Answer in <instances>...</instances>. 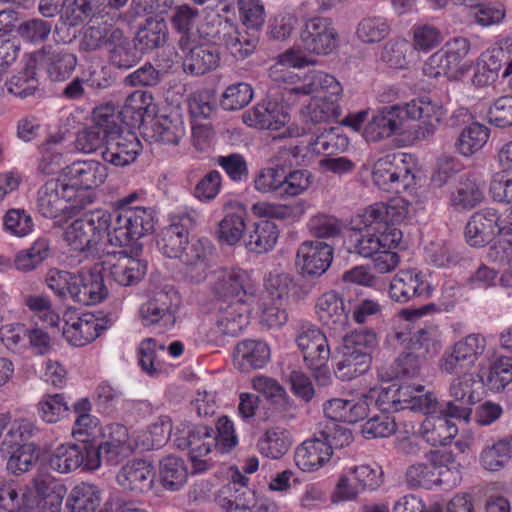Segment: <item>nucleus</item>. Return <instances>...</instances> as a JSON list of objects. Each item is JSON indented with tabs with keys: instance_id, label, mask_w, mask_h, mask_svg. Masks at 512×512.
Instances as JSON below:
<instances>
[{
	"instance_id": "obj_31",
	"label": "nucleus",
	"mask_w": 512,
	"mask_h": 512,
	"mask_svg": "<svg viewBox=\"0 0 512 512\" xmlns=\"http://www.w3.org/2000/svg\"><path fill=\"white\" fill-rule=\"evenodd\" d=\"M450 418L440 407V415L428 416L422 422L420 436L431 446L447 445L458 433L457 426Z\"/></svg>"
},
{
	"instance_id": "obj_38",
	"label": "nucleus",
	"mask_w": 512,
	"mask_h": 512,
	"mask_svg": "<svg viewBox=\"0 0 512 512\" xmlns=\"http://www.w3.org/2000/svg\"><path fill=\"white\" fill-rule=\"evenodd\" d=\"M159 476L165 489L177 491L185 484L188 471L181 458L169 455L160 461Z\"/></svg>"
},
{
	"instance_id": "obj_57",
	"label": "nucleus",
	"mask_w": 512,
	"mask_h": 512,
	"mask_svg": "<svg viewBox=\"0 0 512 512\" xmlns=\"http://www.w3.org/2000/svg\"><path fill=\"white\" fill-rule=\"evenodd\" d=\"M173 232L165 228L162 229L158 246L162 253L171 259H180L189 249L193 241L183 237V234Z\"/></svg>"
},
{
	"instance_id": "obj_13",
	"label": "nucleus",
	"mask_w": 512,
	"mask_h": 512,
	"mask_svg": "<svg viewBox=\"0 0 512 512\" xmlns=\"http://www.w3.org/2000/svg\"><path fill=\"white\" fill-rule=\"evenodd\" d=\"M476 383L475 376L471 373H462L454 378L449 387L450 400L441 405L442 412L450 417L469 421L472 406L478 401L473 389Z\"/></svg>"
},
{
	"instance_id": "obj_45",
	"label": "nucleus",
	"mask_w": 512,
	"mask_h": 512,
	"mask_svg": "<svg viewBox=\"0 0 512 512\" xmlns=\"http://www.w3.org/2000/svg\"><path fill=\"white\" fill-rule=\"evenodd\" d=\"M185 135V127L179 117L159 115L154 119L153 137L156 141L176 145Z\"/></svg>"
},
{
	"instance_id": "obj_22",
	"label": "nucleus",
	"mask_w": 512,
	"mask_h": 512,
	"mask_svg": "<svg viewBox=\"0 0 512 512\" xmlns=\"http://www.w3.org/2000/svg\"><path fill=\"white\" fill-rule=\"evenodd\" d=\"M140 148L141 144L135 133L121 130L106 138L101 156L104 161L115 166H125L136 159Z\"/></svg>"
},
{
	"instance_id": "obj_42",
	"label": "nucleus",
	"mask_w": 512,
	"mask_h": 512,
	"mask_svg": "<svg viewBox=\"0 0 512 512\" xmlns=\"http://www.w3.org/2000/svg\"><path fill=\"white\" fill-rule=\"evenodd\" d=\"M489 138V129L479 123L465 127L455 143L456 150L463 156H471L479 151Z\"/></svg>"
},
{
	"instance_id": "obj_62",
	"label": "nucleus",
	"mask_w": 512,
	"mask_h": 512,
	"mask_svg": "<svg viewBox=\"0 0 512 512\" xmlns=\"http://www.w3.org/2000/svg\"><path fill=\"white\" fill-rule=\"evenodd\" d=\"M397 429L396 421L388 414L376 415L367 420L363 425L361 432L366 439L389 437Z\"/></svg>"
},
{
	"instance_id": "obj_49",
	"label": "nucleus",
	"mask_w": 512,
	"mask_h": 512,
	"mask_svg": "<svg viewBox=\"0 0 512 512\" xmlns=\"http://www.w3.org/2000/svg\"><path fill=\"white\" fill-rule=\"evenodd\" d=\"M100 130L106 138L122 130L120 125V112L111 104L97 107L92 113V124Z\"/></svg>"
},
{
	"instance_id": "obj_20",
	"label": "nucleus",
	"mask_w": 512,
	"mask_h": 512,
	"mask_svg": "<svg viewBox=\"0 0 512 512\" xmlns=\"http://www.w3.org/2000/svg\"><path fill=\"white\" fill-rule=\"evenodd\" d=\"M213 246L206 238L193 240L189 249L179 260L183 264V275L194 284L204 282L210 272V257Z\"/></svg>"
},
{
	"instance_id": "obj_17",
	"label": "nucleus",
	"mask_w": 512,
	"mask_h": 512,
	"mask_svg": "<svg viewBox=\"0 0 512 512\" xmlns=\"http://www.w3.org/2000/svg\"><path fill=\"white\" fill-rule=\"evenodd\" d=\"M333 260V248L320 241L303 242L296 254V266L306 278L319 277L330 267Z\"/></svg>"
},
{
	"instance_id": "obj_30",
	"label": "nucleus",
	"mask_w": 512,
	"mask_h": 512,
	"mask_svg": "<svg viewBox=\"0 0 512 512\" xmlns=\"http://www.w3.org/2000/svg\"><path fill=\"white\" fill-rule=\"evenodd\" d=\"M183 69L186 73L200 76L215 70L220 64V51L215 45L199 44L186 49Z\"/></svg>"
},
{
	"instance_id": "obj_29",
	"label": "nucleus",
	"mask_w": 512,
	"mask_h": 512,
	"mask_svg": "<svg viewBox=\"0 0 512 512\" xmlns=\"http://www.w3.org/2000/svg\"><path fill=\"white\" fill-rule=\"evenodd\" d=\"M330 459V446L318 437L305 440L294 452L295 464L303 472L317 471Z\"/></svg>"
},
{
	"instance_id": "obj_25",
	"label": "nucleus",
	"mask_w": 512,
	"mask_h": 512,
	"mask_svg": "<svg viewBox=\"0 0 512 512\" xmlns=\"http://www.w3.org/2000/svg\"><path fill=\"white\" fill-rule=\"evenodd\" d=\"M270 348L264 341L247 339L234 348L233 363L236 369L248 373L263 368L270 360Z\"/></svg>"
},
{
	"instance_id": "obj_14",
	"label": "nucleus",
	"mask_w": 512,
	"mask_h": 512,
	"mask_svg": "<svg viewBox=\"0 0 512 512\" xmlns=\"http://www.w3.org/2000/svg\"><path fill=\"white\" fill-rule=\"evenodd\" d=\"M102 270V264L97 263L89 269H81L75 273L71 291L74 302L94 305L107 298L108 288L105 285Z\"/></svg>"
},
{
	"instance_id": "obj_27",
	"label": "nucleus",
	"mask_w": 512,
	"mask_h": 512,
	"mask_svg": "<svg viewBox=\"0 0 512 512\" xmlns=\"http://www.w3.org/2000/svg\"><path fill=\"white\" fill-rule=\"evenodd\" d=\"M90 445L87 444H61L51 454L49 464L52 469L61 473H67L83 467L87 470H95L90 468L88 461L90 458Z\"/></svg>"
},
{
	"instance_id": "obj_54",
	"label": "nucleus",
	"mask_w": 512,
	"mask_h": 512,
	"mask_svg": "<svg viewBox=\"0 0 512 512\" xmlns=\"http://www.w3.org/2000/svg\"><path fill=\"white\" fill-rule=\"evenodd\" d=\"M51 30V22L40 18H32L21 22L17 26L16 32L24 41L39 44L48 39Z\"/></svg>"
},
{
	"instance_id": "obj_58",
	"label": "nucleus",
	"mask_w": 512,
	"mask_h": 512,
	"mask_svg": "<svg viewBox=\"0 0 512 512\" xmlns=\"http://www.w3.org/2000/svg\"><path fill=\"white\" fill-rule=\"evenodd\" d=\"M283 161H278L275 167L262 169L255 178V188L262 193L277 192L282 195Z\"/></svg>"
},
{
	"instance_id": "obj_26",
	"label": "nucleus",
	"mask_w": 512,
	"mask_h": 512,
	"mask_svg": "<svg viewBox=\"0 0 512 512\" xmlns=\"http://www.w3.org/2000/svg\"><path fill=\"white\" fill-rule=\"evenodd\" d=\"M248 312L246 304L221 303L212 328L213 333L221 336H238L249 324Z\"/></svg>"
},
{
	"instance_id": "obj_35",
	"label": "nucleus",
	"mask_w": 512,
	"mask_h": 512,
	"mask_svg": "<svg viewBox=\"0 0 512 512\" xmlns=\"http://www.w3.org/2000/svg\"><path fill=\"white\" fill-rule=\"evenodd\" d=\"M292 445L290 433L281 427L267 429L257 441L258 452L270 459H280Z\"/></svg>"
},
{
	"instance_id": "obj_59",
	"label": "nucleus",
	"mask_w": 512,
	"mask_h": 512,
	"mask_svg": "<svg viewBox=\"0 0 512 512\" xmlns=\"http://www.w3.org/2000/svg\"><path fill=\"white\" fill-rule=\"evenodd\" d=\"M231 28L232 21L216 16L212 19H207L198 28V33L201 38L213 43L215 46L218 44L225 45L226 34H229Z\"/></svg>"
},
{
	"instance_id": "obj_15",
	"label": "nucleus",
	"mask_w": 512,
	"mask_h": 512,
	"mask_svg": "<svg viewBox=\"0 0 512 512\" xmlns=\"http://www.w3.org/2000/svg\"><path fill=\"white\" fill-rule=\"evenodd\" d=\"M214 292L231 303L246 304L254 296V286L248 273L242 269L221 268L215 272Z\"/></svg>"
},
{
	"instance_id": "obj_37",
	"label": "nucleus",
	"mask_w": 512,
	"mask_h": 512,
	"mask_svg": "<svg viewBox=\"0 0 512 512\" xmlns=\"http://www.w3.org/2000/svg\"><path fill=\"white\" fill-rule=\"evenodd\" d=\"M167 36L168 29L163 20L147 21L145 26L137 31L133 43L143 54L162 47L167 41Z\"/></svg>"
},
{
	"instance_id": "obj_24",
	"label": "nucleus",
	"mask_w": 512,
	"mask_h": 512,
	"mask_svg": "<svg viewBox=\"0 0 512 512\" xmlns=\"http://www.w3.org/2000/svg\"><path fill=\"white\" fill-rule=\"evenodd\" d=\"M154 467L143 459H137L124 465L117 474V483L124 489L135 493L150 491L154 483Z\"/></svg>"
},
{
	"instance_id": "obj_46",
	"label": "nucleus",
	"mask_w": 512,
	"mask_h": 512,
	"mask_svg": "<svg viewBox=\"0 0 512 512\" xmlns=\"http://www.w3.org/2000/svg\"><path fill=\"white\" fill-rule=\"evenodd\" d=\"M199 16L197 9L189 5L177 6L170 18L173 28L181 34L179 39V47L185 51L191 39V33Z\"/></svg>"
},
{
	"instance_id": "obj_47",
	"label": "nucleus",
	"mask_w": 512,
	"mask_h": 512,
	"mask_svg": "<svg viewBox=\"0 0 512 512\" xmlns=\"http://www.w3.org/2000/svg\"><path fill=\"white\" fill-rule=\"evenodd\" d=\"M377 343V336L373 330L360 329L344 336L341 349L357 355L361 353L365 358L372 360V352Z\"/></svg>"
},
{
	"instance_id": "obj_28",
	"label": "nucleus",
	"mask_w": 512,
	"mask_h": 512,
	"mask_svg": "<svg viewBox=\"0 0 512 512\" xmlns=\"http://www.w3.org/2000/svg\"><path fill=\"white\" fill-rule=\"evenodd\" d=\"M242 119L250 127L279 130L289 121V116L276 102L264 101L244 112Z\"/></svg>"
},
{
	"instance_id": "obj_12",
	"label": "nucleus",
	"mask_w": 512,
	"mask_h": 512,
	"mask_svg": "<svg viewBox=\"0 0 512 512\" xmlns=\"http://www.w3.org/2000/svg\"><path fill=\"white\" fill-rule=\"evenodd\" d=\"M300 39L307 51L329 55L337 48L339 35L331 19L314 17L305 22Z\"/></svg>"
},
{
	"instance_id": "obj_21",
	"label": "nucleus",
	"mask_w": 512,
	"mask_h": 512,
	"mask_svg": "<svg viewBox=\"0 0 512 512\" xmlns=\"http://www.w3.org/2000/svg\"><path fill=\"white\" fill-rule=\"evenodd\" d=\"M303 148L295 145L284 147L279 150L277 161H283L282 195L297 196L303 193L310 186L312 174L308 170H295L287 173L286 166L298 165L299 157L302 156Z\"/></svg>"
},
{
	"instance_id": "obj_63",
	"label": "nucleus",
	"mask_w": 512,
	"mask_h": 512,
	"mask_svg": "<svg viewBox=\"0 0 512 512\" xmlns=\"http://www.w3.org/2000/svg\"><path fill=\"white\" fill-rule=\"evenodd\" d=\"M510 459L508 448L505 440L487 446L480 455V462L484 469L488 471H499Z\"/></svg>"
},
{
	"instance_id": "obj_5",
	"label": "nucleus",
	"mask_w": 512,
	"mask_h": 512,
	"mask_svg": "<svg viewBox=\"0 0 512 512\" xmlns=\"http://www.w3.org/2000/svg\"><path fill=\"white\" fill-rule=\"evenodd\" d=\"M44 480L35 479L34 487L19 492L13 484L0 485V512H59V504L53 503Z\"/></svg>"
},
{
	"instance_id": "obj_50",
	"label": "nucleus",
	"mask_w": 512,
	"mask_h": 512,
	"mask_svg": "<svg viewBox=\"0 0 512 512\" xmlns=\"http://www.w3.org/2000/svg\"><path fill=\"white\" fill-rule=\"evenodd\" d=\"M35 430V425L29 420L21 419L11 423L3 436L1 450L10 453L24 445V442L32 437Z\"/></svg>"
},
{
	"instance_id": "obj_32",
	"label": "nucleus",
	"mask_w": 512,
	"mask_h": 512,
	"mask_svg": "<svg viewBox=\"0 0 512 512\" xmlns=\"http://www.w3.org/2000/svg\"><path fill=\"white\" fill-rule=\"evenodd\" d=\"M316 309L323 324L334 330L343 329L348 323V311L342 298L335 292L323 294L317 301Z\"/></svg>"
},
{
	"instance_id": "obj_4",
	"label": "nucleus",
	"mask_w": 512,
	"mask_h": 512,
	"mask_svg": "<svg viewBox=\"0 0 512 512\" xmlns=\"http://www.w3.org/2000/svg\"><path fill=\"white\" fill-rule=\"evenodd\" d=\"M108 242L113 246L125 247L153 231L155 217L151 208L141 206L121 208L109 212Z\"/></svg>"
},
{
	"instance_id": "obj_53",
	"label": "nucleus",
	"mask_w": 512,
	"mask_h": 512,
	"mask_svg": "<svg viewBox=\"0 0 512 512\" xmlns=\"http://www.w3.org/2000/svg\"><path fill=\"white\" fill-rule=\"evenodd\" d=\"M245 228L243 212L227 214L219 223L218 238L221 242L234 245L242 238Z\"/></svg>"
},
{
	"instance_id": "obj_40",
	"label": "nucleus",
	"mask_w": 512,
	"mask_h": 512,
	"mask_svg": "<svg viewBox=\"0 0 512 512\" xmlns=\"http://www.w3.org/2000/svg\"><path fill=\"white\" fill-rule=\"evenodd\" d=\"M100 492L96 486L82 483L69 494L66 507L72 512H94L100 505Z\"/></svg>"
},
{
	"instance_id": "obj_10",
	"label": "nucleus",
	"mask_w": 512,
	"mask_h": 512,
	"mask_svg": "<svg viewBox=\"0 0 512 512\" xmlns=\"http://www.w3.org/2000/svg\"><path fill=\"white\" fill-rule=\"evenodd\" d=\"M77 65L74 53L63 47L45 46L28 59L29 76L36 75V67L43 68L53 81L70 77Z\"/></svg>"
},
{
	"instance_id": "obj_41",
	"label": "nucleus",
	"mask_w": 512,
	"mask_h": 512,
	"mask_svg": "<svg viewBox=\"0 0 512 512\" xmlns=\"http://www.w3.org/2000/svg\"><path fill=\"white\" fill-rule=\"evenodd\" d=\"M50 255V242L47 238L41 237L28 249L18 252L14 265L19 271L29 272L36 269Z\"/></svg>"
},
{
	"instance_id": "obj_2",
	"label": "nucleus",
	"mask_w": 512,
	"mask_h": 512,
	"mask_svg": "<svg viewBox=\"0 0 512 512\" xmlns=\"http://www.w3.org/2000/svg\"><path fill=\"white\" fill-rule=\"evenodd\" d=\"M282 80L293 85L289 92L296 95H313L309 104L302 109V117L306 123L313 125L328 124L336 121L341 108L342 86L337 79L329 74L313 71L300 78L298 75L283 76Z\"/></svg>"
},
{
	"instance_id": "obj_55",
	"label": "nucleus",
	"mask_w": 512,
	"mask_h": 512,
	"mask_svg": "<svg viewBox=\"0 0 512 512\" xmlns=\"http://www.w3.org/2000/svg\"><path fill=\"white\" fill-rule=\"evenodd\" d=\"M512 382V357L501 356L489 368L487 385L491 390L501 391Z\"/></svg>"
},
{
	"instance_id": "obj_39",
	"label": "nucleus",
	"mask_w": 512,
	"mask_h": 512,
	"mask_svg": "<svg viewBox=\"0 0 512 512\" xmlns=\"http://www.w3.org/2000/svg\"><path fill=\"white\" fill-rule=\"evenodd\" d=\"M442 471L435 463H416L409 466L405 473V481L410 488L431 489L442 484Z\"/></svg>"
},
{
	"instance_id": "obj_33",
	"label": "nucleus",
	"mask_w": 512,
	"mask_h": 512,
	"mask_svg": "<svg viewBox=\"0 0 512 512\" xmlns=\"http://www.w3.org/2000/svg\"><path fill=\"white\" fill-rule=\"evenodd\" d=\"M113 254L120 256L117 262L109 267L113 280L121 286L137 284L146 273V264L127 256L125 251L113 252Z\"/></svg>"
},
{
	"instance_id": "obj_51",
	"label": "nucleus",
	"mask_w": 512,
	"mask_h": 512,
	"mask_svg": "<svg viewBox=\"0 0 512 512\" xmlns=\"http://www.w3.org/2000/svg\"><path fill=\"white\" fill-rule=\"evenodd\" d=\"M256 44L255 35L239 31L232 23L229 34H226L225 46L235 58L245 59L254 51Z\"/></svg>"
},
{
	"instance_id": "obj_7",
	"label": "nucleus",
	"mask_w": 512,
	"mask_h": 512,
	"mask_svg": "<svg viewBox=\"0 0 512 512\" xmlns=\"http://www.w3.org/2000/svg\"><path fill=\"white\" fill-rule=\"evenodd\" d=\"M61 177L65 186L74 190L76 200H81V206L84 208L93 201L87 191L104 183L107 168L95 160L76 161L62 169Z\"/></svg>"
},
{
	"instance_id": "obj_16",
	"label": "nucleus",
	"mask_w": 512,
	"mask_h": 512,
	"mask_svg": "<svg viewBox=\"0 0 512 512\" xmlns=\"http://www.w3.org/2000/svg\"><path fill=\"white\" fill-rule=\"evenodd\" d=\"M432 287L424 274L417 269H403L392 278L389 295L393 301L407 303L411 300H424L430 297Z\"/></svg>"
},
{
	"instance_id": "obj_19",
	"label": "nucleus",
	"mask_w": 512,
	"mask_h": 512,
	"mask_svg": "<svg viewBox=\"0 0 512 512\" xmlns=\"http://www.w3.org/2000/svg\"><path fill=\"white\" fill-rule=\"evenodd\" d=\"M501 213L494 208H485L474 213L465 227L467 243L473 247H483L490 243L500 230Z\"/></svg>"
},
{
	"instance_id": "obj_11",
	"label": "nucleus",
	"mask_w": 512,
	"mask_h": 512,
	"mask_svg": "<svg viewBox=\"0 0 512 512\" xmlns=\"http://www.w3.org/2000/svg\"><path fill=\"white\" fill-rule=\"evenodd\" d=\"M405 153H392L378 159L373 168V181L381 189L398 192L410 184L411 170Z\"/></svg>"
},
{
	"instance_id": "obj_34",
	"label": "nucleus",
	"mask_w": 512,
	"mask_h": 512,
	"mask_svg": "<svg viewBox=\"0 0 512 512\" xmlns=\"http://www.w3.org/2000/svg\"><path fill=\"white\" fill-rule=\"evenodd\" d=\"M484 199L483 184L475 176L462 178L451 193L450 203L456 210H471Z\"/></svg>"
},
{
	"instance_id": "obj_60",
	"label": "nucleus",
	"mask_w": 512,
	"mask_h": 512,
	"mask_svg": "<svg viewBox=\"0 0 512 512\" xmlns=\"http://www.w3.org/2000/svg\"><path fill=\"white\" fill-rule=\"evenodd\" d=\"M41 418L47 423H56L69 408L63 394L45 395L37 405Z\"/></svg>"
},
{
	"instance_id": "obj_9",
	"label": "nucleus",
	"mask_w": 512,
	"mask_h": 512,
	"mask_svg": "<svg viewBox=\"0 0 512 512\" xmlns=\"http://www.w3.org/2000/svg\"><path fill=\"white\" fill-rule=\"evenodd\" d=\"M104 441L97 447L90 445L88 466L99 468L101 460L110 464H118L132 452L127 428L122 424H110L103 432Z\"/></svg>"
},
{
	"instance_id": "obj_43",
	"label": "nucleus",
	"mask_w": 512,
	"mask_h": 512,
	"mask_svg": "<svg viewBox=\"0 0 512 512\" xmlns=\"http://www.w3.org/2000/svg\"><path fill=\"white\" fill-rule=\"evenodd\" d=\"M372 360L365 358L363 354H353L349 350L340 349V359L336 364L335 375L342 381L352 380L366 373Z\"/></svg>"
},
{
	"instance_id": "obj_36",
	"label": "nucleus",
	"mask_w": 512,
	"mask_h": 512,
	"mask_svg": "<svg viewBox=\"0 0 512 512\" xmlns=\"http://www.w3.org/2000/svg\"><path fill=\"white\" fill-rule=\"evenodd\" d=\"M278 236L277 226L272 221L260 220L253 224V229L245 240V246L251 252L266 253L274 247Z\"/></svg>"
},
{
	"instance_id": "obj_44",
	"label": "nucleus",
	"mask_w": 512,
	"mask_h": 512,
	"mask_svg": "<svg viewBox=\"0 0 512 512\" xmlns=\"http://www.w3.org/2000/svg\"><path fill=\"white\" fill-rule=\"evenodd\" d=\"M191 439V460L198 471L205 470V463L200 458L207 455L215 443L213 428L197 425L188 431Z\"/></svg>"
},
{
	"instance_id": "obj_61",
	"label": "nucleus",
	"mask_w": 512,
	"mask_h": 512,
	"mask_svg": "<svg viewBox=\"0 0 512 512\" xmlns=\"http://www.w3.org/2000/svg\"><path fill=\"white\" fill-rule=\"evenodd\" d=\"M406 349L414 353L416 358L427 360L435 356L438 352V343L434 339L431 331L419 329L410 338Z\"/></svg>"
},
{
	"instance_id": "obj_52",
	"label": "nucleus",
	"mask_w": 512,
	"mask_h": 512,
	"mask_svg": "<svg viewBox=\"0 0 512 512\" xmlns=\"http://www.w3.org/2000/svg\"><path fill=\"white\" fill-rule=\"evenodd\" d=\"M253 98L252 87L244 82L232 84L223 92L220 105L224 110H239L249 104Z\"/></svg>"
},
{
	"instance_id": "obj_6",
	"label": "nucleus",
	"mask_w": 512,
	"mask_h": 512,
	"mask_svg": "<svg viewBox=\"0 0 512 512\" xmlns=\"http://www.w3.org/2000/svg\"><path fill=\"white\" fill-rule=\"evenodd\" d=\"M37 210L45 218L72 217L83 207L75 192L67 188L60 178L47 180L37 192Z\"/></svg>"
},
{
	"instance_id": "obj_56",
	"label": "nucleus",
	"mask_w": 512,
	"mask_h": 512,
	"mask_svg": "<svg viewBox=\"0 0 512 512\" xmlns=\"http://www.w3.org/2000/svg\"><path fill=\"white\" fill-rule=\"evenodd\" d=\"M390 32V27L381 17H367L360 21L357 27V37L364 43H376L384 39Z\"/></svg>"
},
{
	"instance_id": "obj_3",
	"label": "nucleus",
	"mask_w": 512,
	"mask_h": 512,
	"mask_svg": "<svg viewBox=\"0 0 512 512\" xmlns=\"http://www.w3.org/2000/svg\"><path fill=\"white\" fill-rule=\"evenodd\" d=\"M109 212L96 210L74 220L65 231V240L75 251L83 252L92 258H102V239L109 229ZM106 254H111L106 252Z\"/></svg>"
},
{
	"instance_id": "obj_23",
	"label": "nucleus",
	"mask_w": 512,
	"mask_h": 512,
	"mask_svg": "<svg viewBox=\"0 0 512 512\" xmlns=\"http://www.w3.org/2000/svg\"><path fill=\"white\" fill-rule=\"evenodd\" d=\"M63 336L74 346L81 347L95 340L106 326L94 314L85 313L76 319L65 314Z\"/></svg>"
},
{
	"instance_id": "obj_64",
	"label": "nucleus",
	"mask_w": 512,
	"mask_h": 512,
	"mask_svg": "<svg viewBox=\"0 0 512 512\" xmlns=\"http://www.w3.org/2000/svg\"><path fill=\"white\" fill-rule=\"evenodd\" d=\"M490 124L506 128L512 125V95L497 98L488 110Z\"/></svg>"
},
{
	"instance_id": "obj_18",
	"label": "nucleus",
	"mask_w": 512,
	"mask_h": 512,
	"mask_svg": "<svg viewBox=\"0 0 512 512\" xmlns=\"http://www.w3.org/2000/svg\"><path fill=\"white\" fill-rule=\"evenodd\" d=\"M296 343L308 368H320L327 364L330 348L326 336L319 328L313 325L302 326L296 336Z\"/></svg>"
},
{
	"instance_id": "obj_48",
	"label": "nucleus",
	"mask_w": 512,
	"mask_h": 512,
	"mask_svg": "<svg viewBox=\"0 0 512 512\" xmlns=\"http://www.w3.org/2000/svg\"><path fill=\"white\" fill-rule=\"evenodd\" d=\"M101 0H63V14L70 26H78L88 18H95Z\"/></svg>"
},
{
	"instance_id": "obj_8",
	"label": "nucleus",
	"mask_w": 512,
	"mask_h": 512,
	"mask_svg": "<svg viewBox=\"0 0 512 512\" xmlns=\"http://www.w3.org/2000/svg\"><path fill=\"white\" fill-rule=\"evenodd\" d=\"M180 303L181 297L178 291L173 286H164L141 305L139 313L143 325L158 324L164 329L173 327Z\"/></svg>"
},
{
	"instance_id": "obj_1",
	"label": "nucleus",
	"mask_w": 512,
	"mask_h": 512,
	"mask_svg": "<svg viewBox=\"0 0 512 512\" xmlns=\"http://www.w3.org/2000/svg\"><path fill=\"white\" fill-rule=\"evenodd\" d=\"M445 111L442 106L428 98L414 100L405 106H385L377 110L363 130V137L369 142L388 138L402 129L406 118L420 123L414 128V139H431L437 131Z\"/></svg>"
}]
</instances>
